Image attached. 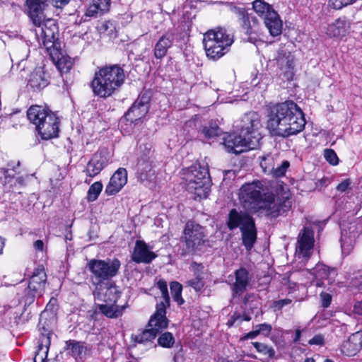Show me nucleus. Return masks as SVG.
<instances>
[{"instance_id": "obj_13", "label": "nucleus", "mask_w": 362, "mask_h": 362, "mask_svg": "<svg viewBox=\"0 0 362 362\" xmlns=\"http://www.w3.org/2000/svg\"><path fill=\"white\" fill-rule=\"evenodd\" d=\"M275 61L284 78L288 81L292 80L295 72L294 57L285 46L281 47L278 49Z\"/></svg>"}, {"instance_id": "obj_63", "label": "nucleus", "mask_w": 362, "mask_h": 362, "mask_svg": "<svg viewBox=\"0 0 362 362\" xmlns=\"http://www.w3.org/2000/svg\"><path fill=\"white\" fill-rule=\"evenodd\" d=\"M304 362H315L313 358H306Z\"/></svg>"}, {"instance_id": "obj_50", "label": "nucleus", "mask_w": 362, "mask_h": 362, "mask_svg": "<svg viewBox=\"0 0 362 362\" xmlns=\"http://www.w3.org/2000/svg\"><path fill=\"white\" fill-rule=\"evenodd\" d=\"M320 296L322 307L325 308H328L332 302V296L325 292H322Z\"/></svg>"}, {"instance_id": "obj_1", "label": "nucleus", "mask_w": 362, "mask_h": 362, "mask_svg": "<svg viewBox=\"0 0 362 362\" xmlns=\"http://www.w3.org/2000/svg\"><path fill=\"white\" fill-rule=\"evenodd\" d=\"M238 195L245 210L251 213L261 212L271 218L286 214L292 206L288 191H284L276 196L271 193L262 194L261 187L255 182L243 185Z\"/></svg>"}, {"instance_id": "obj_56", "label": "nucleus", "mask_w": 362, "mask_h": 362, "mask_svg": "<svg viewBox=\"0 0 362 362\" xmlns=\"http://www.w3.org/2000/svg\"><path fill=\"white\" fill-rule=\"evenodd\" d=\"M48 0H47V2ZM51 3L56 8H62L68 3L67 0H51Z\"/></svg>"}, {"instance_id": "obj_2", "label": "nucleus", "mask_w": 362, "mask_h": 362, "mask_svg": "<svg viewBox=\"0 0 362 362\" xmlns=\"http://www.w3.org/2000/svg\"><path fill=\"white\" fill-rule=\"evenodd\" d=\"M305 126L304 114L293 101L286 100L269 107L267 128L272 135L289 137L301 132Z\"/></svg>"}, {"instance_id": "obj_29", "label": "nucleus", "mask_w": 362, "mask_h": 362, "mask_svg": "<svg viewBox=\"0 0 362 362\" xmlns=\"http://www.w3.org/2000/svg\"><path fill=\"white\" fill-rule=\"evenodd\" d=\"M190 178H192V182H193L200 181L204 182V178L209 179V170L205 167L194 165L190 168L187 174V183H190Z\"/></svg>"}, {"instance_id": "obj_34", "label": "nucleus", "mask_w": 362, "mask_h": 362, "mask_svg": "<svg viewBox=\"0 0 362 362\" xmlns=\"http://www.w3.org/2000/svg\"><path fill=\"white\" fill-rule=\"evenodd\" d=\"M66 349L75 358L80 356L85 350L84 346L79 341L69 340L66 342Z\"/></svg>"}, {"instance_id": "obj_19", "label": "nucleus", "mask_w": 362, "mask_h": 362, "mask_svg": "<svg viewBox=\"0 0 362 362\" xmlns=\"http://www.w3.org/2000/svg\"><path fill=\"white\" fill-rule=\"evenodd\" d=\"M157 257V255L153 252L148 245L143 240H136L132 254L133 262L140 264H149Z\"/></svg>"}, {"instance_id": "obj_41", "label": "nucleus", "mask_w": 362, "mask_h": 362, "mask_svg": "<svg viewBox=\"0 0 362 362\" xmlns=\"http://www.w3.org/2000/svg\"><path fill=\"white\" fill-rule=\"evenodd\" d=\"M221 132L220 129L216 124L204 126L202 129V133L206 138H213L218 136Z\"/></svg>"}, {"instance_id": "obj_52", "label": "nucleus", "mask_w": 362, "mask_h": 362, "mask_svg": "<svg viewBox=\"0 0 362 362\" xmlns=\"http://www.w3.org/2000/svg\"><path fill=\"white\" fill-rule=\"evenodd\" d=\"M100 11L98 6H97L93 2L86 9V16L89 17L96 16L98 13Z\"/></svg>"}, {"instance_id": "obj_43", "label": "nucleus", "mask_w": 362, "mask_h": 362, "mask_svg": "<svg viewBox=\"0 0 362 362\" xmlns=\"http://www.w3.org/2000/svg\"><path fill=\"white\" fill-rule=\"evenodd\" d=\"M187 285L192 287L195 291H201L205 284L204 279L199 277H194L186 282Z\"/></svg>"}, {"instance_id": "obj_9", "label": "nucleus", "mask_w": 362, "mask_h": 362, "mask_svg": "<svg viewBox=\"0 0 362 362\" xmlns=\"http://www.w3.org/2000/svg\"><path fill=\"white\" fill-rule=\"evenodd\" d=\"M120 265V262L117 259L106 260L93 259L88 262L87 268L92 274V279H95L98 285L115 276Z\"/></svg>"}, {"instance_id": "obj_60", "label": "nucleus", "mask_w": 362, "mask_h": 362, "mask_svg": "<svg viewBox=\"0 0 362 362\" xmlns=\"http://www.w3.org/2000/svg\"><path fill=\"white\" fill-rule=\"evenodd\" d=\"M109 25H112V23L110 21L105 22L101 25V30H103L105 31L107 30L109 28Z\"/></svg>"}, {"instance_id": "obj_31", "label": "nucleus", "mask_w": 362, "mask_h": 362, "mask_svg": "<svg viewBox=\"0 0 362 362\" xmlns=\"http://www.w3.org/2000/svg\"><path fill=\"white\" fill-rule=\"evenodd\" d=\"M311 274L314 275L316 279H324L328 278L330 274L335 275L336 271L334 269H330L328 267L323 264H317L316 266L310 269Z\"/></svg>"}, {"instance_id": "obj_62", "label": "nucleus", "mask_w": 362, "mask_h": 362, "mask_svg": "<svg viewBox=\"0 0 362 362\" xmlns=\"http://www.w3.org/2000/svg\"><path fill=\"white\" fill-rule=\"evenodd\" d=\"M4 245V242L3 239L0 237V253L1 252V251L3 250Z\"/></svg>"}, {"instance_id": "obj_26", "label": "nucleus", "mask_w": 362, "mask_h": 362, "mask_svg": "<svg viewBox=\"0 0 362 362\" xmlns=\"http://www.w3.org/2000/svg\"><path fill=\"white\" fill-rule=\"evenodd\" d=\"M50 336L51 333L49 332L46 331V333L42 334L39 339L37 351L34 357V362H46L45 360L50 346Z\"/></svg>"}, {"instance_id": "obj_28", "label": "nucleus", "mask_w": 362, "mask_h": 362, "mask_svg": "<svg viewBox=\"0 0 362 362\" xmlns=\"http://www.w3.org/2000/svg\"><path fill=\"white\" fill-rule=\"evenodd\" d=\"M153 155L148 152V155H144L141 156L137 162V171L141 179L146 180L151 174L153 175Z\"/></svg>"}, {"instance_id": "obj_49", "label": "nucleus", "mask_w": 362, "mask_h": 362, "mask_svg": "<svg viewBox=\"0 0 362 362\" xmlns=\"http://www.w3.org/2000/svg\"><path fill=\"white\" fill-rule=\"evenodd\" d=\"M93 2L98 6L100 12L107 11L110 5V0H93Z\"/></svg>"}, {"instance_id": "obj_14", "label": "nucleus", "mask_w": 362, "mask_h": 362, "mask_svg": "<svg viewBox=\"0 0 362 362\" xmlns=\"http://www.w3.org/2000/svg\"><path fill=\"white\" fill-rule=\"evenodd\" d=\"M46 281L47 275L43 267H38L30 277L28 286V293L25 298L26 302L31 303L36 294H42L45 290Z\"/></svg>"}, {"instance_id": "obj_61", "label": "nucleus", "mask_w": 362, "mask_h": 362, "mask_svg": "<svg viewBox=\"0 0 362 362\" xmlns=\"http://www.w3.org/2000/svg\"><path fill=\"white\" fill-rule=\"evenodd\" d=\"M300 336H301V331L299 329H297L296 330V336L294 338V341H298L300 339Z\"/></svg>"}, {"instance_id": "obj_25", "label": "nucleus", "mask_w": 362, "mask_h": 362, "mask_svg": "<svg viewBox=\"0 0 362 362\" xmlns=\"http://www.w3.org/2000/svg\"><path fill=\"white\" fill-rule=\"evenodd\" d=\"M48 83V74L42 68H38L30 74L28 86L37 91L45 88Z\"/></svg>"}, {"instance_id": "obj_35", "label": "nucleus", "mask_w": 362, "mask_h": 362, "mask_svg": "<svg viewBox=\"0 0 362 362\" xmlns=\"http://www.w3.org/2000/svg\"><path fill=\"white\" fill-rule=\"evenodd\" d=\"M157 288L160 291L161 299L157 303H163L165 305H170L167 283L163 279H160L156 284Z\"/></svg>"}, {"instance_id": "obj_4", "label": "nucleus", "mask_w": 362, "mask_h": 362, "mask_svg": "<svg viewBox=\"0 0 362 362\" xmlns=\"http://www.w3.org/2000/svg\"><path fill=\"white\" fill-rule=\"evenodd\" d=\"M26 5L30 20L38 28L35 30L38 42L47 48L52 47L58 37L59 31L56 21L45 16L47 0H26Z\"/></svg>"}, {"instance_id": "obj_36", "label": "nucleus", "mask_w": 362, "mask_h": 362, "mask_svg": "<svg viewBox=\"0 0 362 362\" xmlns=\"http://www.w3.org/2000/svg\"><path fill=\"white\" fill-rule=\"evenodd\" d=\"M170 288L173 300L176 301L178 305H182L185 301L181 296L182 291V285L179 282L173 281L170 283Z\"/></svg>"}, {"instance_id": "obj_32", "label": "nucleus", "mask_w": 362, "mask_h": 362, "mask_svg": "<svg viewBox=\"0 0 362 362\" xmlns=\"http://www.w3.org/2000/svg\"><path fill=\"white\" fill-rule=\"evenodd\" d=\"M252 344L256 351L260 354L266 356L268 360L272 359L275 356L276 351L272 346L258 341L252 342Z\"/></svg>"}, {"instance_id": "obj_23", "label": "nucleus", "mask_w": 362, "mask_h": 362, "mask_svg": "<svg viewBox=\"0 0 362 362\" xmlns=\"http://www.w3.org/2000/svg\"><path fill=\"white\" fill-rule=\"evenodd\" d=\"M350 29V22L344 17L337 19L327 28V35L330 37H344Z\"/></svg>"}, {"instance_id": "obj_10", "label": "nucleus", "mask_w": 362, "mask_h": 362, "mask_svg": "<svg viewBox=\"0 0 362 362\" xmlns=\"http://www.w3.org/2000/svg\"><path fill=\"white\" fill-rule=\"evenodd\" d=\"M254 11L262 18L272 36L281 33L282 21L272 6L263 0H255L252 3Z\"/></svg>"}, {"instance_id": "obj_47", "label": "nucleus", "mask_w": 362, "mask_h": 362, "mask_svg": "<svg viewBox=\"0 0 362 362\" xmlns=\"http://www.w3.org/2000/svg\"><path fill=\"white\" fill-rule=\"evenodd\" d=\"M289 167V163L287 160L282 162L280 166L274 167V171L272 174L275 177H281L285 175L286 170Z\"/></svg>"}, {"instance_id": "obj_30", "label": "nucleus", "mask_w": 362, "mask_h": 362, "mask_svg": "<svg viewBox=\"0 0 362 362\" xmlns=\"http://www.w3.org/2000/svg\"><path fill=\"white\" fill-rule=\"evenodd\" d=\"M243 244L247 250H250L257 240V229L255 223L246 229L241 230Z\"/></svg>"}, {"instance_id": "obj_55", "label": "nucleus", "mask_w": 362, "mask_h": 362, "mask_svg": "<svg viewBox=\"0 0 362 362\" xmlns=\"http://www.w3.org/2000/svg\"><path fill=\"white\" fill-rule=\"evenodd\" d=\"M257 298V296L252 293H246L243 298V302L245 305H249L250 303L253 302Z\"/></svg>"}, {"instance_id": "obj_53", "label": "nucleus", "mask_w": 362, "mask_h": 362, "mask_svg": "<svg viewBox=\"0 0 362 362\" xmlns=\"http://www.w3.org/2000/svg\"><path fill=\"white\" fill-rule=\"evenodd\" d=\"M350 185H351V181L347 179V180H344L343 182H341V183H339L337 186V189L339 191V192H346L348 189L350 188Z\"/></svg>"}, {"instance_id": "obj_15", "label": "nucleus", "mask_w": 362, "mask_h": 362, "mask_svg": "<svg viewBox=\"0 0 362 362\" xmlns=\"http://www.w3.org/2000/svg\"><path fill=\"white\" fill-rule=\"evenodd\" d=\"M110 153L106 148H101L95 153L86 167V173L93 177L98 175L108 164Z\"/></svg>"}, {"instance_id": "obj_44", "label": "nucleus", "mask_w": 362, "mask_h": 362, "mask_svg": "<svg viewBox=\"0 0 362 362\" xmlns=\"http://www.w3.org/2000/svg\"><path fill=\"white\" fill-rule=\"evenodd\" d=\"M324 156L326 160L332 165H336L339 163V158L337 153L332 149H325Z\"/></svg>"}, {"instance_id": "obj_45", "label": "nucleus", "mask_w": 362, "mask_h": 362, "mask_svg": "<svg viewBox=\"0 0 362 362\" xmlns=\"http://www.w3.org/2000/svg\"><path fill=\"white\" fill-rule=\"evenodd\" d=\"M255 328L256 329L258 335L262 334L266 337L269 336V334L272 332V325L268 323H262V324L257 325L255 327Z\"/></svg>"}, {"instance_id": "obj_64", "label": "nucleus", "mask_w": 362, "mask_h": 362, "mask_svg": "<svg viewBox=\"0 0 362 362\" xmlns=\"http://www.w3.org/2000/svg\"><path fill=\"white\" fill-rule=\"evenodd\" d=\"M324 362H334L332 360L327 358L324 361Z\"/></svg>"}, {"instance_id": "obj_38", "label": "nucleus", "mask_w": 362, "mask_h": 362, "mask_svg": "<svg viewBox=\"0 0 362 362\" xmlns=\"http://www.w3.org/2000/svg\"><path fill=\"white\" fill-rule=\"evenodd\" d=\"M103 184L101 182H95L90 185L88 191L87 199L88 202H94L97 199L103 189Z\"/></svg>"}, {"instance_id": "obj_12", "label": "nucleus", "mask_w": 362, "mask_h": 362, "mask_svg": "<svg viewBox=\"0 0 362 362\" xmlns=\"http://www.w3.org/2000/svg\"><path fill=\"white\" fill-rule=\"evenodd\" d=\"M314 242L313 230L309 227H304L298 234L296 256L299 259H308L313 253Z\"/></svg>"}, {"instance_id": "obj_7", "label": "nucleus", "mask_w": 362, "mask_h": 362, "mask_svg": "<svg viewBox=\"0 0 362 362\" xmlns=\"http://www.w3.org/2000/svg\"><path fill=\"white\" fill-rule=\"evenodd\" d=\"M28 119L33 123L42 139H50L58 136L59 119L57 115L39 105L31 106L27 112Z\"/></svg>"}, {"instance_id": "obj_6", "label": "nucleus", "mask_w": 362, "mask_h": 362, "mask_svg": "<svg viewBox=\"0 0 362 362\" xmlns=\"http://www.w3.org/2000/svg\"><path fill=\"white\" fill-rule=\"evenodd\" d=\"M94 296L95 299L103 302L96 305L97 310L108 318H117L122 316L125 306L117 305L120 292L114 284L107 282L97 285Z\"/></svg>"}, {"instance_id": "obj_59", "label": "nucleus", "mask_w": 362, "mask_h": 362, "mask_svg": "<svg viewBox=\"0 0 362 362\" xmlns=\"http://www.w3.org/2000/svg\"><path fill=\"white\" fill-rule=\"evenodd\" d=\"M44 243L41 240H37L34 243V247L40 251L43 250Z\"/></svg>"}, {"instance_id": "obj_5", "label": "nucleus", "mask_w": 362, "mask_h": 362, "mask_svg": "<svg viewBox=\"0 0 362 362\" xmlns=\"http://www.w3.org/2000/svg\"><path fill=\"white\" fill-rule=\"evenodd\" d=\"M124 71L120 66H105L95 72L91 88L94 95L106 98L117 91L124 83Z\"/></svg>"}, {"instance_id": "obj_33", "label": "nucleus", "mask_w": 362, "mask_h": 362, "mask_svg": "<svg viewBox=\"0 0 362 362\" xmlns=\"http://www.w3.org/2000/svg\"><path fill=\"white\" fill-rule=\"evenodd\" d=\"M157 333L151 327L144 329L141 333L132 336V338L136 342L144 343L150 341L156 338Z\"/></svg>"}, {"instance_id": "obj_48", "label": "nucleus", "mask_w": 362, "mask_h": 362, "mask_svg": "<svg viewBox=\"0 0 362 362\" xmlns=\"http://www.w3.org/2000/svg\"><path fill=\"white\" fill-rule=\"evenodd\" d=\"M191 270L193 272L195 277L204 278V266L202 264H197L196 262H192L190 266Z\"/></svg>"}, {"instance_id": "obj_22", "label": "nucleus", "mask_w": 362, "mask_h": 362, "mask_svg": "<svg viewBox=\"0 0 362 362\" xmlns=\"http://www.w3.org/2000/svg\"><path fill=\"white\" fill-rule=\"evenodd\" d=\"M175 40V34L168 31L164 33L157 41L154 47V57L158 59H162L168 53Z\"/></svg>"}, {"instance_id": "obj_58", "label": "nucleus", "mask_w": 362, "mask_h": 362, "mask_svg": "<svg viewBox=\"0 0 362 362\" xmlns=\"http://www.w3.org/2000/svg\"><path fill=\"white\" fill-rule=\"evenodd\" d=\"M354 311L355 313L362 315V301L357 302L355 304Z\"/></svg>"}, {"instance_id": "obj_54", "label": "nucleus", "mask_w": 362, "mask_h": 362, "mask_svg": "<svg viewBox=\"0 0 362 362\" xmlns=\"http://www.w3.org/2000/svg\"><path fill=\"white\" fill-rule=\"evenodd\" d=\"M291 303V300L286 298L279 300L274 301L273 307L278 310L281 309L284 306L287 305Z\"/></svg>"}, {"instance_id": "obj_42", "label": "nucleus", "mask_w": 362, "mask_h": 362, "mask_svg": "<svg viewBox=\"0 0 362 362\" xmlns=\"http://www.w3.org/2000/svg\"><path fill=\"white\" fill-rule=\"evenodd\" d=\"M241 18V25L242 28L245 30V32L247 35H251L253 32V28L250 25V21L248 16L245 14V11H240Z\"/></svg>"}, {"instance_id": "obj_16", "label": "nucleus", "mask_w": 362, "mask_h": 362, "mask_svg": "<svg viewBox=\"0 0 362 362\" xmlns=\"http://www.w3.org/2000/svg\"><path fill=\"white\" fill-rule=\"evenodd\" d=\"M149 97L144 94L140 96L129 109L125 115V118L127 121L135 122L148 113L149 110Z\"/></svg>"}, {"instance_id": "obj_57", "label": "nucleus", "mask_w": 362, "mask_h": 362, "mask_svg": "<svg viewBox=\"0 0 362 362\" xmlns=\"http://www.w3.org/2000/svg\"><path fill=\"white\" fill-rule=\"evenodd\" d=\"M257 336H258L257 332L256 329H255L254 330L247 333L243 337V339H253L256 338Z\"/></svg>"}, {"instance_id": "obj_21", "label": "nucleus", "mask_w": 362, "mask_h": 362, "mask_svg": "<svg viewBox=\"0 0 362 362\" xmlns=\"http://www.w3.org/2000/svg\"><path fill=\"white\" fill-rule=\"evenodd\" d=\"M127 182V172L125 168H119L111 177L105 188L107 195H113L119 192Z\"/></svg>"}, {"instance_id": "obj_24", "label": "nucleus", "mask_w": 362, "mask_h": 362, "mask_svg": "<svg viewBox=\"0 0 362 362\" xmlns=\"http://www.w3.org/2000/svg\"><path fill=\"white\" fill-rule=\"evenodd\" d=\"M362 347V332L353 334L341 346V351L348 356H355Z\"/></svg>"}, {"instance_id": "obj_20", "label": "nucleus", "mask_w": 362, "mask_h": 362, "mask_svg": "<svg viewBox=\"0 0 362 362\" xmlns=\"http://www.w3.org/2000/svg\"><path fill=\"white\" fill-rule=\"evenodd\" d=\"M168 307L163 303H157L156 312L149 320L148 327L153 329L157 334L167 328L168 325V320L166 317V308Z\"/></svg>"}, {"instance_id": "obj_3", "label": "nucleus", "mask_w": 362, "mask_h": 362, "mask_svg": "<svg viewBox=\"0 0 362 362\" xmlns=\"http://www.w3.org/2000/svg\"><path fill=\"white\" fill-rule=\"evenodd\" d=\"M240 135L229 134L223 139V145L229 153L239 154L258 146L260 135L257 130L261 127L259 115L255 112L246 113L235 126Z\"/></svg>"}, {"instance_id": "obj_39", "label": "nucleus", "mask_w": 362, "mask_h": 362, "mask_svg": "<svg viewBox=\"0 0 362 362\" xmlns=\"http://www.w3.org/2000/svg\"><path fill=\"white\" fill-rule=\"evenodd\" d=\"M158 343L163 347L170 348L175 343V339L170 332H166L160 336Z\"/></svg>"}, {"instance_id": "obj_37", "label": "nucleus", "mask_w": 362, "mask_h": 362, "mask_svg": "<svg viewBox=\"0 0 362 362\" xmlns=\"http://www.w3.org/2000/svg\"><path fill=\"white\" fill-rule=\"evenodd\" d=\"M259 164L265 173L272 174V172L274 171L275 162L271 155L263 156Z\"/></svg>"}, {"instance_id": "obj_27", "label": "nucleus", "mask_w": 362, "mask_h": 362, "mask_svg": "<svg viewBox=\"0 0 362 362\" xmlns=\"http://www.w3.org/2000/svg\"><path fill=\"white\" fill-rule=\"evenodd\" d=\"M211 182L209 179L204 178V182H192L190 178V183H187L186 187L188 192L194 194L199 198H206L210 192Z\"/></svg>"}, {"instance_id": "obj_46", "label": "nucleus", "mask_w": 362, "mask_h": 362, "mask_svg": "<svg viewBox=\"0 0 362 362\" xmlns=\"http://www.w3.org/2000/svg\"><path fill=\"white\" fill-rule=\"evenodd\" d=\"M356 0H329V5L334 9H341L354 4Z\"/></svg>"}, {"instance_id": "obj_51", "label": "nucleus", "mask_w": 362, "mask_h": 362, "mask_svg": "<svg viewBox=\"0 0 362 362\" xmlns=\"http://www.w3.org/2000/svg\"><path fill=\"white\" fill-rule=\"evenodd\" d=\"M310 345L322 346L325 344V338L322 334H316L308 341Z\"/></svg>"}, {"instance_id": "obj_40", "label": "nucleus", "mask_w": 362, "mask_h": 362, "mask_svg": "<svg viewBox=\"0 0 362 362\" xmlns=\"http://www.w3.org/2000/svg\"><path fill=\"white\" fill-rule=\"evenodd\" d=\"M72 65V61L66 57H62L57 62V67L62 74L68 72L71 69Z\"/></svg>"}, {"instance_id": "obj_11", "label": "nucleus", "mask_w": 362, "mask_h": 362, "mask_svg": "<svg viewBox=\"0 0 362 362\" xmlns=\"http://www.w3.org/2000/svg\"><path fill=\"white\" fill-rule=\"evenodd\" d=\"M189 252L200 250L206 243L204 228L193 221L187 222L182 237Z\"/></svg>"}, {"instance_id": "obj_8", "label": "nucleus", "mask_w": 362, "mask_h": 362, "mask_svg": "<svg viewBox=\"0 0 362 362\" xmlns=\"http://www.w3.org/2000/svg\"><path fill=\"white\" fill-rule=\"evenodd\" d=\"M233 42V35L221 27L208 30L204 33L203 39L206 56L214 60L226 54Z\"/></svg>"}, {"instance_id": "obj_18", "label": "nucleus", "mask_w": 362, "mask_h": 362, "mask_svg": "<svg viewBox=\"0 0 362 362\" xmlns=\"http://www.w3.org/2000/svg\"><path fill=\"white\" fill-rule=\"evenodd\" d=\"M254 218L246 212L232 209L228 214V226L230 230L239 228L240 231L255 224Z\"/></svg>"}, {"instance_id": "obj_17", "label": "nucleus", "mask_w": 362, "mask_h": 362, "mask_svg": "<svg viewBox=\"0 0 362 362\" xmlns=\"http://www.w3.org/2000/svg\"><path fill=\"white\" fill-rule=\"evenodd\" d=\"M235 281L230 284L231 296L233 298H239L250 285V277L249 272L241 267L234 272Z\"/></svg>"}]
</instances>
